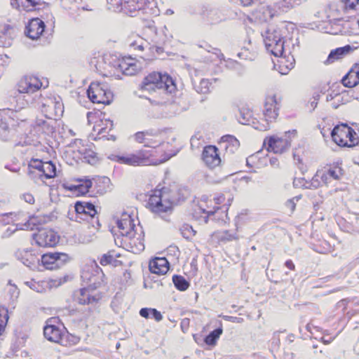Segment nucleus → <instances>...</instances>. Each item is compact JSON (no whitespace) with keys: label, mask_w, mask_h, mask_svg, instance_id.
Returning a JSON list of instances; mask_svg holds the SVG:
<instances>
[{"label":"nucleus","mask_w":359,"mask_h":359,"mask_svg":"<svg viewBox=\"0 0 359 359\" xmlns=\"http://www.w3.org/2000/svg\"><path fill=\"white\" fill-rule=\"evenodd\" d=\"M11 29L9 25H0V46H6L11 45Z\"/></svg>","instance_id":"obj_35"},{"label":"nucleus","mask_w":359,"mask_h":359,"mask_svg":"<svg viewBox=\"0 0 359 359\" xmlns=\"http://www.w3.org/2000/svg\"><path fill=\"white\" fill-rule=\"evenodd\" d=\"M69 260L67 254L63 252H48L41 256L42 265L48 270H55L63 266Z\"/></svg>","instance_id":"obj_12"},{"label":"nucleus","mask_w":359,"mask_h":359,"mask_svg":"<svg viewBox=\"0 0 359 359\" xmlns=\"http://www.w3.org/2000/svg\"><path fill=\"white\" fill-rule=\"evenodd\" d=\"M202 159L210 168H214L221 163L218 149L214 145H208L203 148Z\"/></svg>","instance_id":"obj_16"},{"label":"nucleus","mask_w":359,"mask_h":359,"mask_svg":"<svg viewBox=\"0 0 359 359\" xmlns=\"http://www.w3.org/2000/svg\"><path fill=\"white\" fill-rule=\"evenodd\" d=\"M189 194V190L184 187H163L150 196L147 205L151 212L158 215L170 212L172 206L184 201Z\"/></svg>","instance_id":"obj_1"},{"label":"nucleus","mask_w":359,"mask_h":359,"mask_svg":"<svg viewBox=\"0 0 359 359\" xmlns=\"http://www.w3.org/2000/svg\"><path fill=\"white\" fill-rule=\"evenodd\" d=\"M32 104L41 108L45 116L49 119H57L62 116L64 105L62 98L57 95L43 96L41 93L32 97Z\"/></svg>","instance_id":"obj_2"},{"label":"nucleus","mask_w":359,"mask_h":359,"mask_svg":"<svg viewBox=\"0 0 359 359\" xmlns=\"http://www.w3.org/2000/svg\"><path fill=\"white\" fill-rule=\"evenodd\" d=\"M33 238L40 247L55 246L59 241L56 233L52 229H39L38 233L33 234Z\"/></svg>","instance_id":"obj_15"},{"label":"nucleus","mask_w":359,"mask_h":359,"mask_svg":"<svg viewBox=\"0 0 359 359\" xmlns=\"http://www.w3.org/2000/svg\"><path fill=\"white\" fill-rule=\"evenodd\" d=\"M93 191L96 194L104 195L111 190V180L107 177H99L93 179Z\"/></svg>","instance_id":"obj_20"},{"label":"nucleus","mask_w":359,"mask_h":359,"mask_svg":"<svg viewBox=\"0 0 359 359\" xmlns=\"http://www.w3.org/2000/svg\"><path fill=\"white\" fill-rule=\"evenodd\" d=\"M8 117L3 115V112L0 111V130L6 131L8 129V123L7 122Z\"/></svg>","instance_id":"obj_53"},{"label":"nucleus","mask_w":359,"mask_h":359,"mask_svg":"<svg viewBox=\"0 0 359 359\" xmlns=\"http://www.w3.org/2000/svg\"><path fill=\"white\" fill-rule=\"evenodd\" d=\"M327 175L332 180H339L343 175V170L341 168L335 166L325 170Z\"/></svg>","instance_id":"obj_44"},{"label":"nucleus","mask_w":359,"mask_h":359,"mask_svg":"<svg viewBox=\"0 0 359 359\" xmlns=\"http://www.w3.org/2000/svg\"><path fill=\"white\" fill-rule=\"evenodd\" d=\"M74 209L76 213V221L79 219L90 220L93 226H95L94 222L96 223L97 227L100 226L99 220L95 217L97 212L93 203L87 201H76L74 204Z\"/></svg>","instance_id":"obj_10"},{"label":"nucleus","mask_w":359,"mask_h":359,"mask_svg":"<svg viewBox=\"0 0 359 359\" xmlns=\"http://www.w3.org/2000/svg\"><path fill=\"white\" fill-rule=\"evenodd\" d=\"M331 137L340 147H353L358 143L357 133L346 123L335 126L331 131Z\"/></svg>","instance_id":"obj_6"},{"label":"nucleus","mask_w":359,"mask_h":359,"mask_svg":"<svg viewBox=\"0 0 359 359\" xmlns=\"http://www.w3.org/2000/svg\"><path fill=\"white\" fill-rule=\"evenodd\" d=\"M156 88L163 89L168 93H172L175 89V85L173 79L168 74L153 72L144 77L140 89L151 92L154 91Z\"/></svg>","instance_id":"obj_3"},{"label":"nucleus","mask_w":359,"mask_h":359,"mask_svg":"<svg viewBox=\"0 0 359 359\" xmlns=\"http://www.w3.org/2000/svg\"><path fill=\"white\" fill-rule=\"evenodd\" d=\"M127 43L130 50L142 52L149 46L148 42L138 35H133L127 40Z\"/></svg>","instance_id":"obj_27"},{"label":"nucleus","mask_w":359,"mask_h":359,"mask_svg":"<svg viewBox=\"0 0 359 359\" xmlns=\"http://www.w3.org/2000/svg\"><path fill=\"white\" fill-rule=\"evenodd\" d=\"M223 332L222 323L220 326L211 331L204 339V342L208 346H215Z\"/></svg>","instance_id":"obj_33"},{"label":"nucleus","mask_w":359,"mask_h":359,"mask_svg":"<svg viewBox=\"0 0 359 359\" xmlns=\"http://www.w3.org/2000/svg\"><path fill=\"white\" fill-rule=\"evenodd\" d=\"M217 238L220 242L226 243L232 241L233 240H237L238 237L235 232H231V231L226 230L218 233Z\"/></svg>","instance_id":"obj_39"},{"label":"nucleus","mask_w":359,"mask_h":359,"mask_svg":"<svg viewBox=\"0 0 359 359\" xmlns=\"http://www.w3.org/2000/svg\"><path fill=\"white\" fill-rule=\"evenodd\" d=\"M83 154V159L90 165H95L97 161L96 154L92 150L85 149Z\"/></svg>","instance_id":"obj_47"},{"label":"nucleus","mask_w":359,"mask_h":359,"mask_svg":"<svg viewBox=\"0 0 359 359\" xmlns=\"http://www.w3.org/2000/svg\"><path fill=\"white\" fill-rule=\"evenodd\" d=\"M341 83L346 88H353L359 84V69H350L342 77Z\"/></svg>","instance_id":"obj_26"},{"label":"nucleus","mask_w":359,"mask_h":359,"mask_svg":"<svg viewBox=\"0 0 359 359\" xmlns=\"http://www.w3.org/2000/svg\"><path fill=\"white\" fill-rule=\"evenodd\" d=\"M37 126L41 127L42 130L46 133H51L54 131V128L46 121L43 119H38L36 121Z\"/></svg>","instance_id":"obj_49"},{"label":"nucleus","mask_w":359,"mask_h":359,"mask_svg":"<svg viewBox=\"0 0 359 359\" xmlns=\"http://www.w3.org/2000/svg\"><path fill=\"white\" fill-rule=\"evenodd\" d=\"M281 100L282 97H279L278 98L275 94L269 95L266 97L264 110L265 124L256 126V129L265 131L270 128L269 122L275 121L278 116Z\"/></svg>","instance_id":"obj_7"},{"label":"nucleus","mask_w":359,"mask_h":359,"mask_svg":"<svg viewBox=\"0 0 359 359\" xmlns=\"http://www.w3.org/2000/svg\"><path fill=\"white\" fill-rule=\"evenodd\" d=\"M128 3H135L133 8L135 11L144 10L147 11V8L152 9V7L155 6L154 0H130Z\"/></svg>","instance_id":"obj_37"},{"label":"nucleus","mask_w":359,"mask_h":359,"mask_svg":"<svg viewBox=\"0 0 359 359\" xmlns=\"http://www.w3.org/2000/svg\"><path fill=\"white\" fill-rule=\"evenodd\" d=\"M320 97V95L318 93H315L313 94V100H311L309 102V104H310L311 111H313L315 109V108L317 107L318 101L319 100Z\"/></svg>","instance_id":"obj_56"},{"label":"nucleus","mask_w":359,"mask_h":359,"mask_svg":"<svg viewBox=\"0 0 359 359\" xmlns=\"http://www.w3.org/2000/svg\"><path fill=\"white\" fill-rule=\"evenodd\" d=\"M94 290H95L88 288L87 286H84L83 288L80 289L79 295L77 298L79 304L85 305L97 303L100 297L91 293Z\"/></svg>","instance_id":"obj_21"},{"label":"nucleus","mask_w":359,"mask_h":359,"mask_svg":"<svg viewBox=\"0 0 359 359\" xmlns=\"http://www.w3.org/2000/svg\"><path fill=\"white\" fill-rule=\"evenodd\" d=\"M149 268L152 273L165 274L169 270V262L165 257H156L149 262Z\"/></svg>","instance_id":"obj_19"},{"label":"nucleus","mask_w":359,"mask_h":359,"mask_svg":"<svg viewBox=\"0 0 359 359\" xmlns=\"http://www.w3.org/2000/svg\"><path fill=\"white\" fill-rule=\"evenodd\" d=\"M11 5L13 8L29 11L40 5V2L36 0H11Z\"/></svg>","instance_id":"obj_28"},{"label":"nucleus","mask_w":359,"mask_h":359,"mask_svg":"<svg viewBox=\"0 0 359 359\" xmlns=\"http://www.w3.org/2000/svg\"><path fill=\"white\" fill-rule=\"evenodd\" d=\"M8 320V309L4 307L0 308V336L3 334V332L5 330V327L7 325Z\"/></svg>","instance_id":"obj_42"},{"label":"nucleus","mask_w":359,"mask_h":359,"mask_svg":"<svg viewBox=\"0 0 359 359\" xmlns=\"http://www.w3.org/2000/svg\"><path fill=\"white\" fill-rule=\"evenodd\" d=\"M262 35L266 50L276 57L281 56L284 50V40L280 29L270 25Z\"/></svg>","instance_id":"obj_4"},{"label":"nucleus","mask_w":359,"mask_h":359,"mask_svg":"<svg viewBox=\"0 0 359 359\" xmlns=\"http://www.w3.org/2000/svg\"><path fill=\"white\" fill-rule=\"evenodd\" d=\"M79 181L82 182V183L77 185L76 191L82 195L88 193L90 189L93 187V181L89 179L79 180Z\"/></svg>","instance_id":"obj_40"},{"label":"nucleus","mask_w":359,"mask_h":359,"mask_svg":"<svg viewBox=\"0 0 359 359\" xmlns=\"http://www.w3.org/2000/svg\"><path fill=\"white\" fill-rule=\"evenodd\" d=\"M262 9L263 10V13L264 15L263 18L264 20H267L268 19H270L273 17V14L271 13V10L268 6H262Z\"/></svg>","instance_id":"obj_61"},{"label":"nucleus","mask_w":359,"mask_h":359,"mask_svg":"<svg viewBox=\"0 0 359 359\" xmlns=\"http://www.w3.org/2000/svg\"><path fill=\"white\" fill-rule=\"evenodd\" d=\"M322 185L323 184L318 171L316 172V175L312 177L311 181H306L305 184H304L305 188L314 189L321 187Z\"/></svg>","instance_id":"obj_43"},{"label":"nucleus","mask_w":359,"mask_h":359,"mask_svg":"<svg viewBox=\"0 0 359 359\" xmlns=\"http://www.w3.org/2000/svg\"><path fill=\"white\" fill-rule=\"evenodd\" d=\"M43 335L50 341L60 343L62 332L56 325H46L43 328Z\"/></svg>","instance_id":"obj_23"},{"label":"nucleus","mask_w":359,"mask_h":359,"mask_svg":"<svg viewBox=\"0 0 359 359\" xmlns=\"http://www.w3.org/2000/svg\"><path fill=\"white\" fill-rule=\"evenodd\" d=\"M322 184L327 185L331 182V179L327 175V172L325 170H318Z\"/></svg>","instance_id":"obj_52"},{"label":"nucleus","mask_w":359,"mask_h":359,"mask_svg":"<svg viewBox=\"0 0 359 359\" xmlns=\"http://www.w3.org/2000/svg\"><path fill=\"white\" fill-rule=\"evenodd\" d=\"M355 49V48H354L350 45H346L344 47H340V48H337L334 50H332L330 53L325 64L326 65L332 64L335 60L341 59L344 56L348 55L352 51H353Z\"/></svg>","instance_id":"obj_22"},{"label":"nucleus","mask_w":359,"mask_h":359,"mask_svg":"<svg viewBox=\"0 0 359 359\" xmlns=\"http://www.w3.org/2000/svg\"><path fill=\"white\" fill-rule=\"evenodd\" d=\"M149 151L140 150L126 156L113 155L110 158L121 164L133 166L147 165L151 163Z\"/></svg>","instance_id":"obj_9"},{"label":"nucleus","mask_w":359,"mask_h":359,"mask_svg":"<svg viewBox=\"0 0 359 359\" xmlns=\"http://www.w3.org/2000/svg\"><path fill=\"white\" fill-rule=\"evenodd\" d=\"M44 162L40 159L32 158L28 164L27 174L31 178H34V171L36 170L39 171V175L42 174Z\"/></svg>","instance_id":"obj_32"},{"label":"nucleus","mask_w":359,"mask_h":359,"mask_svg":"<svg viewBox=\"0 0 359 359\" xmlns=\"http://www.w3.org/2000/svg\"><path fill=\"white\" fill-rule=\"evenodd\" d=\"M182 236L187 239L191 238L196 233V231L193 229L192 226L189 224H184L180 228Z\"/></svg>","instance_id":"obj_48"},{"label":"nucleus","mask_w":359,"mask_h":359,"mask_svg":"<svg viewBox=\"0 0 359 359\" xmlns=\"http://www.w3.org/2000/svg\"><path fill=\"white\" fill-rule=\"evenodd\" d=\"M294 137L297 135V130H292L285 133V138H276L271 137L267 140H264V144L268 145V150H271L276 154H283L291 146V141L289 140L290 135Z\"/></svg>","instance_id":"obj_13"},{"label":"nucleus","mask_w":359,"mask_h":359,"mask_svg":"<svg viewBox=\"0 0 359 359\" xmlns=\"http://www.w3.org/2000/svg\"><path fill=\"white\" fill-rule=\"evenodd\" d=\"M116 225L120 230V233L124 238L128 234L133 233L135 231V225L131 216L127 213H123L120 219H117Z\"/></svg>","instance_id":"obj_18"},{"label":"nucleus","mask_w":359,"mask_h":359,"mask_svg":"<svg viewBox=\"0 0 359 359\" xmlns=\"http://www.w3.org/2000/svg\"><path fill=\"white\" fill-rule=\"evenodd\" d=\"M238 122L243 125L249 124L250 118L252 116L251 111L248 109H241L238 110Z\"/></svg>","instance_id":"obj_41"},{"label":"nucleus","mask_w":359,"mask_h":359,"mask_svg":"<svg viewBox=\"0 0 359 359\" xmlns=\"http://www.w3.org/2000/svg\"><path fill=\"white\" fill-rule=\"evenodd\" d=\"M45 24L39 18L32 19L26 26L25 34L31 39L35 40L40 37L44 32Z\"/></svg>","instance_id":"obj_17"},{"label":"nucleus","mask_w":359,"mask_h":359,"mask_svg":"<svg viewBox=\"0 0 359 359\" xmlns=\"http://www.w3.org/2000/svg\"><path fill=\"white\" fill-rule=\"evenodd\" d=\"M135 140L138 143H144V146L147 147H155L156 145L151 144L142 131L137 132L134 135Z\"/></svg>","instance_id":"obj_46"},{"label":"nucleus","mask_w":359,"mask_h":359,"mask_svg":"<svg viewBox=\"0 0 359 359\" xmlns=\"http://www.w3.org/2000/svg\"><path fill=\"white\" fill-rule=\"evenodd\" d=\"M48 219V218L46 216H32L29 217V219L23 224V227H21L20 229L34 230V229H36L39 231L40 229L39 226L46 223Z\"/></svg>","instance_id":"obj_29"},{"label":"nucleus","mask_w":359,"mask_h":359,"mask_svg":"<svg viewBox=\"0 0 359 359\" xmlns=\"http://www.w3.org/2000/svg\"><path fill=\"white\" fill-rule=\"evenodd\" d=\"M222 318L225 320L234 323H243L244 320L243 318H239L236 316H222Z\"/></svg>","instance_id":"obj_55"},{"label":"nucleus","mask_w":359,"mask_h":359,"mask_svg":"<svg viewBox=\"0 0 359 359\" xmlns=\"http://www.w3.org/2000/svg\"><path fill=\"white\" fill-rule=\"evenodd\" d=\"M120 64H121V67H131L133 66L136 65V59L135 57H132L131 56H121L119 55Z\"/></svg>","instance_id":"obj_45"},{"label":"nucleus","mask_w":359,"mask_h":359,"mask_svg":"<svg viewBox=\"0 0 359 359\" xmlns=\"http://www.w3.org/2000/svg\"><path fill=\"white\" fill-rule=\"evenodd\" d=\"M299 197H294L291 199H289L287 201L285 205L287 208H289L292 212H293L296 207L295 201H297L299 200Z\"/></svg>","instance_id":"obj_58"},{"label":"nucleus","mask_w":359,"mask_h":359,"mask_svg":"<svg viewBox=\"0 0 359 359\" xmlns=\"http://www.w3.org/2000/svg\"><path fill=\"white\" fill-rule=\"evenodd\" d=\"M120 256L119 254L116 253L114 251L109 252L104 254L100 258V263L102 266L111 264L114 266H118L122 264V262L116 258Z\"/></svg>","instance_id":"obj_30"},{"label":"nucleus","mask_w":359,"mask_h":359,"mask_svg":"<svg viewBox=\"0 0 359 359\" xmlns=\"http://www.w3.org/2000/svg\"><path fill=\"white\" fill-rule=\"evenodd\" d=\"M15 256L24 265L32 270L36 267V264L39 262V259L28 251L18 250L15 252Z\"/></svg>","instance_id":"obj_24"},{"label":"nucleus","mask_w":359,"mask_h":359,"mask_svg":"<svg viewBox=\"0 0 359 359\" xmlns=\"http://www.w3.org/2000/svg\"><path fill=\"white\" fill-rule=\"evenodd\" d=\"M49 85V81L46 78L39 79L35 76H25L20 79L17 83V90L20 93L27 94L28 97H32L36 95H39L41 88H46Z\"/></svg>","instance_id":"obj_5"},{"label":"nucleus","mask_w":359,"mask_h":359,"mask_svg":"<svg viewBox=\"0 0 359 359\" xmlns=\"http://www.w3.org/2000/svg\"><path fill=\"white\" fill-rule=\"evenodd\" d=\"M293 158L294 161H297V163L301 164L302 163V158H300V155L299 152L297 151V149H295L293 151Z\"/></svg>","instance_id":"obj_64"},{"label":"nucleus","mask_w":359,"mask_h":359,"mask_svg":"<svg viewBox=\"0 0 359 359\" xmlns=\"http://www.w3.org/2000/svg\"><path fill=\"white\" fill-rule=\"evenodd\" d=\"M220 144L223 146L226 153L233 154L238 150L240 142L234 136L226 135L222 137Z\"/></svg>","instance_id":"obj_25"},{"label":"nucleus","mask_w":359,"mask_h":359,"mask_svg":"<svg viewBox=\"0 0 359 359\" xmlns=\"http://www.w3.org/2000/svg\"><path fill=\"white\" fill-rule=\"evenodd\" d=\"M87 95L93 103L109 104L113 94L110 90H104L99 83L93 82L87 90Z\"/></svg>","instance_id":"obj_11"},{"label":"nucleus","mask_w":359,"mask_h":359,"mask_svg":"<svg viewBox=\"0 0 359 359\" xmlns=\"http://www.w3.org/2000/svg\"><path fill=\"white\" fill-rule=\"evenodd\" d=\"M18 229V227L13 229L11 227L7 228V229L2 233L1 238L3 239L8 238L11 237Z\"/></svg>","instance_id":"obj_59"},{"label":"nucleus","mask_w":359,"mask_h":359,"mask_svg":"<svg viewBox=\"0 0 359 359\" xmlns=\"http://www.w3.org/2000/svg\"><path fill=\"white\" fill-rule=\"evenodd\" d=\"M210 84L208 79H202L200 82L201 90L203 93H206L209 91V85Z\"/></svg>","instance_id":"obj_57"},{"label":"nucleus","mask_w":359,"mask_h":359,"mask_svg":"<svg viewBox=\"0 0 359 359\" xmlns=\"http://www.w3.org/2000/svg\"><path fill=\"white\" fill-rule=\"evenodd\" d=\"M359 4V0H345L344 5L346 10H355Z\"/></svg>","instance_id":"obj_54"},{"label":"nucleus","mask_w":359,"mask_h":359,"mask_svg":"<svg viewBox=\"0 0 359 359\" xmlns=\"http://www.w3.org/2000/svg\"><path fill=\"white\" fill-rule=\"evenodd\" d=\"M127 250L134 254H139L144 250V233L140 227V232L137 229L133 233L128 234L122 238Z\"/></svg>","instance_id":"obj_14"},{"label":"nucleus","mask_w":359,"mask_h":359,"mask_svg":"<svg viewBox=\"0 0 359 359\" xmlns=\"http://www.w3.org/2000/svg\"><path fill=\"white\" fill-rule=\"evenodd\" d=\"M172 282L175 287L180 291L187 290L190 285L189 282L180 275H174Z\"/></svg>","instance_id":"obj_38"},{"label":"nucleus","mask_w":359,"mask_h":359,"mask_svg":"<svg viewBox=\"0 0 359 359\" xmlns=\"http://www.w3.org/2000/svg\"><path fill=\"white\" fill-rule=\"evenodd\" d=\"M109 65L111 67H121V64H120L119 55H109Z\"/></svg>","instance_id":"obj_50"},{"label":"nucleus","mask_w":359,"mask_h":359,"mask_svg":"<svg viewBox=\"0 0 359 359\" xmlns=\"http://www.w3.org/2000/svg\"><path fill=\"white\" fill-rule=\"evenodd\" d=\"M140 315L144 318H154L157 322L162 320L163 316L160 311L156 309L142 308L140 311Z\"/></svg>","instance_id":"obj_34"},{"label":"nucleus","mask_w":359,"mask_h":359,"mask_svg":"<svg viewBox=\"0 0 359 359\" xmlns=\"http://www.w3.org/2000/svg\"><path fill=\"white\" fill-rule=\"evenodd\" d=\"M21 198L29 204H33L34 203V198L33 195L29 193L22 194Z\"/></svg>","instance_id":"obj_60"},{"label":"nucleus","mask_w":359,"mask_h":359,"mask_svg":"<svg viewBox=\"0 0 359 359\" xmlns=\"http://www.w3.org/2000/svg\"><path fill=\"white\" fill-rule=\"evenodd\" d=\"M339 97H340V93L338 92H335V90H332V93L327 95L326 101L330 102L334 98H339ZM338 101H339V99H338Z\"/></svg>","instance_id":"obj_62"},{"label":"nucleus","mask_w":359,"mask_h":359,"mask_svg":"<svg viewBox=\"0 0 359 359\" xmlns=\"http://www.w3.org/2000/svg\"><path fill=\"white\" fill-rule=\"evenodd\" d=\"M140 69H115L116 73H111L109 71L108 74H103L104 76L114 77L115 79H121L122 76H134L137 74Z\"/></svg>","instance_id":"obj_31"},{"label":"nucleus","mask_w":359,"mask_h":359,"mask_svg":"<svg viewBox=\"0 0 359 359\" xmlns=\"http://www.w3.org/2000/svg\"><path fill=\"white\" fill-rule=\"evenodd\" d=\"M40 177H44L46 179L53 178L56 176V166L53 161L44 162L42 174H39Z\"/></svg>","instance_id":"obj_36"},{"label":"nucleus","mask_w":359,"mask_h":359,"mask_svg":"<svg viewBox=\"0 0 359 359\" xmlns=\"http://www.w3.org/2000/svg\"><path fill=\"white\" fill-rule=\"evenodd\" d=\"M103 277L102 270L96 263L85 266L81 275L83 285L92 290L100 286Z\"/></svg>","instance_id":"obj_8"},{"label":"nucleus","mask_w":359,"mask_h":359,"mask_svg":"<svg viewBox=\"0 0 359 359\" xmlns=\"http://www.w3.org/2000/svg\"><path fill=\"white\" fill-rule=\"evenodd\" d=\"M25 284L32 290L36 291L37 292H41L43 290L42 286L39 284V282H36L34 280L30 281L25 282Z\"/></svg>","instance_id":"obj_51"},{"label":"nucleus","mask_w":359,"mask_h":359,"mask_svg":"<svg viewBox=\"0 0 359 359\" xmlns=\"http://www.w3.org/2000/svg\"><path fill=\"white\" fill-rule=\"evenodd\" d=\"M9 57L6 55H0V67L9 65Z\"/></svg>","instance_id":"obj_63"}]
</instances>
